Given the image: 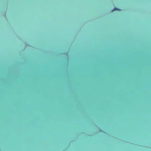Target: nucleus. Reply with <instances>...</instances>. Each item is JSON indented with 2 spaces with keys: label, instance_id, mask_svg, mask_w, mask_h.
Wrapping results in <instances>:
<instances>
[{
  "label": "nucleus",
  "instance_id": "obj_1",
  "mask_svg": "<svg viewBox=\"0 0 151 151\" xmlns=\"http://www.w3.org/2000/svg\"><path fill=\"white\" fill-rule=\"evenodd\" d=\"M120 10L119 9H117L116 8H114V9L113 10V11H114V10Z\"/></svg>",
  "mask_w": 151,
  "mask_h": 151
}]
</instances>
